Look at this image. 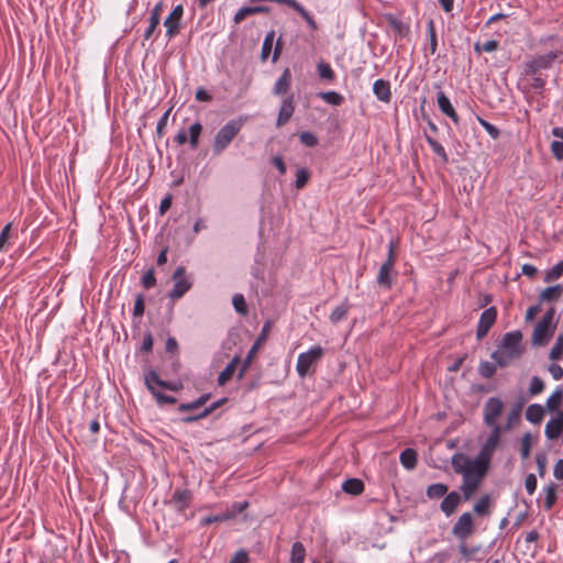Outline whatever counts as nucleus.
<instances>
[{
	"instance_id": "nucleus-1",
	"label": "nucleus",
	"mask_w": 563,
	"mask_h": 563,
	"mask_svg": "<svg viewBox=\"0 0 563 563\" xmlns=\"http://www.w3.org/2000/svg\"><path fill=\"white\" fill-rule=\"evenodd\" d=\"M451 465L453 471L462 476L460 489L464 500H470L482 485L489 465L464 453H455L451 457Z\"/></svg>"
},
{
	"instance_id": "nucleus-2",
	"label": "nucleus",
	"mask_w": 563,
	"mask_h": 563,
	"mask_svg": "<svg viewBox=\"0 0 563 563\" xmlns=\"http://www.w3.org/2000/svg\"><path fill=\"white\" fill-rule=\"evenodd\" d=\"M521 340L522 334L520 331L508 332L504 335L500 346L493 352L492 358L500 367L509 365L514 360L521 355Z\"/></svg>"
},
{
	"instance_id": "nucleus-3",
	"label": "nucleus",
	"mask_w": 563,
	"mask_h": 563,
	"mask_svg": "<svg viewBox=\"0 0 563 563\" xmlns=\"http://www.w3.org/2000/svg\"><path fill=\"white\" fill-rule=\"evenodd\" d=\"M242 126V120H230L217 132L212 142V153L214 156H220L228 148L240 133Z\"/></svg>"
},
{
	"instance_id": "nucleus-4",
	"label": "nucleus",
	"mask_w": 563,
	"mask_h": 563,
	"mask_svg": "<svg viewBox=\"0 0 563 563\" xmlns=\"http://www.w3.org/2000/svg\"><path fill=\"white\" fill-rule=\"evenodd\" d=\"M554 316V309L550 308L536 324L531 338L533 345H545L550 341L555 331Z\"/></svg>"
},
{
	"instance_id": "nucleus-5",
	"label": "nucleus",
	"mask_w": 563,
	"mask_h": 563,
	"mask_svg": "<svg viewBox=\"0 0 563 563\" xmlns=\"http://www.w3.org/2000/svg\"><path fill=\"white\" fill-rule=\"evenodd\" d=\"M323 349L320 345L312 346L309 351L298 355L296 371L303 378L313 372L316 364L321 360Z\"/></svg>"
},
{
	"instance_id": "nucleus-6",
	"label": "nucleus",
	"mask_w": 563,
	"mask_h": 563,
	"mask_svg": "<svg viewBox=\"0 0 563 563\" xmlns=\"http://www.w3.org/2000/svg\"><path fill=\"white\" fill-rule=\"evenodd\" d=\"M503 433V427H496L495 429H490V432L483 443L478 454L477 459L483 461L484 463L488 464L490 463V460L497 449V446L500 443V437Z\"/></svg>"
},
{
	"instance_id": "nucleus-7",
	"label": "nucleus",
	"mask_w": 563,
	"mask_h": 563,
	"mask_svg": "<svg viewBox=\"0 0 563 563\" xmlns=\"http://www.w3.org/2000/svg\"><path fill=\"white\" fill-rule=\"evenodd\" d=\"M504 402L498 397H490L484 405L483 409V420L484 423L490 429H495L496 427H500L497 423V419L503 413Z\"/></svg>"
},
{
	"instance_id": "nucleus-8",
	"label": "nucleus",
	"mask_w": 563,
	"mask_h": 563,
	"mask_svg": "<svg viewBox=\"0 0 563 563\" xmlns=\"http://www.w3.org/2000/svg\"><path fill=\"white\" fill-rule=\"evenodd\" d=\"M173 280L174 287L168 294L172 300L180 299L192 286V282L187 277L186 269L183 266L176 268Z\"/></svg>"
},
{
	"instance_id": "nucleus-9",
	"label": "nucleus",
	"mask_w": 563,
	"mask_h": 563,
	"mask_svg": "<svg viewBox=\"0 0 563 563\" xmlns=\"http://www.w3.org/2000/svg\"><path fill=\"white\" fill-rule=\"evenodd\" d=\"M452 533L459 540H466L474 533V522L471 512L462 514L453 525Z\"/></svg>"
},
{
	"instance_id": "nucleus-10",
	"label": "nucleus",
	"mask_w": 563,
	"mask_h": 563,
	"mask_svg": "<svg viewBox=\"0 0 563 563\" xmlns=\"http://www.w3.org/2000/svg\"><path fill=\"white\" fill-rule=\"evenodd\" d=\"M184 14V8L181 4L176 5L169 15L164 21V26L166 27V36L170 40L173 38L179 30V22Z\"/></svg>"
},
{
	"instance_id": "nucleus-11",
	"label": "nucleus",
	"mask_w": 563,
	"mask_h": 563,
	"mask_svg": "<svg viewBox=\"0 0 563 563\" xmlns=\"http://www.w3.org/2000/svg\"><path fill=\"white\" fill-rule=\"evenodd\" d=\"M496 318L497 310L495 307H490L482 312L476 331L477 339H482L488 333L489 329L495 323Z\"/></svg>"
},
{
	"instance_id": "nucleus-12",
	"label": "nucleus",
	"mask_w": 563,
	"mask_h": 563,
	"mask_svg": "<svg viewBox=\"0 0 563 563\" xmlns=\"http://www.w3.org/2000/svg\"><path fill=\"white\" fill-rule=\"evenodd\" d=\"M563 432V410L558 411L555 417L550 419L544 428V434L549 440L558 439Z\"/></svg>"
},
{
	"instance_id": "nucleus-13",
	"label": "nucleus",
	"mask_w": 563,
	"mask_h": 563,
	"mask_svg": "<svg viewBox=\"0 0 563 563\" xmlns=\"http://www.w3.org/2000/svg\"><path fill=\"white\" fill-rule=\"evenodd\" d=\"M461 500L462 497L460 493L455 490L446 493L440 505V509L446 517H450L455 512L456 508L461 504Z\"/></svg>"
},
{
	"instance_id": "nucleus-14",
	"label": "nucleus",
	"mask_w": 563,
	"mask_h": 563,
	"mask_svg": "<svg viewBox=\"0 0 563 563\" xmlns=\"http://www.w3.org/2000/svg\"><path fill=\"white\" fill-rule=\"evenodd\" d=\"M394 264L390 260H386L379 267L376 282L384 288H390L393 283Z\"/></svg>"
},
{
	"instance_id": "nucleus-15",
	"label": "nucleus",
	"mask_w": 563,
	"mask_h": 563,
	"mask_svg": "<svg viewBox=\"0 0 563 563\" xmlns=\"http://www.w3.org/2000/svg\"><path fill=\"white\" fill-rule=\"evenodd\" d=\"M294 111H295V106H294L292 97H288V98L284 99L280 104L276 125L278 128L285 125L292 117Z\"/></svg>"
},
{
	"instance_id": "nucleus-16",
	"label": "nucleus",
	"mask_w": 563,
	"mask_h": 563,
	"mask_svg": "<svg viewBox=\"0 0 563 563\" xmlns=\"http://www.w3.org/2000/svg\"><path fill=\"white\" fill-rule=\"evenodd\" d=\"M438 107L442 113L448 115L455 124L459 123V115L455 112L450 99L443 91H439L437 95Z\"/></svg>"
},
{
	"instance_id": "nucleus-17",
	"label": "nucleus",
	"mask_w": 563,
	"mask_h": 563,
	"mask_svg": "<svg viewBox=\"0 0 563 563\" xmlns=\"http://www.w3.org/2000/svg\"><path fill=\"white\" fill-rule=\"evenodd\" d=\"M373 92L376 98L388 103L391 99L390 84L384 79H377L373 85Z\"/></svg>"
},
{
	"instance_id": "nucleus-18",
	"label": "nucleus",
	"mask_w": 563,
	"mask_h": 563,
	"mask_svg": "<svg viewBox=\"0 0 563 563\" xmlns=\"http://www.w3.org/2000/svg\"><path fill=\"white\" fill-rule=\"evenodd\" d=\"M241 364L240 356H234L231 362L224 367V369L218 376V383L220 386L225 385L234 375L238 366Z\"/></svg>"
},
{
	"instance_id": "nucleus-19",
	"label": "nucleus",
	"mask_w": 563,
	"mask_h": 563,
	"mask_svg": "<svg viewBox=\"0 0 563 563\" xmlns=\"http://www.w3.org/2000/svg\"><path fill=\"white\" fill-rule=\"evenodd\" d=\"M545 416V408L539 404L528 406L526 410V419L534 424L540 423Z\"/></svg>"
},
{
	"instance_id": "nucleus-20",
	"label": "nucleus",
	"mask_w": 563,
	"mask_h": 563,
	"mask_svg": "<svg viewBox=\"0 0 563 563\" xmlns=\"http://www.w3.org/2000/svg\"><path fill=\"white\" fill-rule=\"evenodd\" d=\"M290 80H291V73H290L289 68H286V69H284L283 74L275 82V86L273 89L274 93L278 95V96L286 93L290 87Z\"/></svg>"
},
{
	"instance_id": "nucleus-21",
	"label": "nucleus",
	"mask_w": 563,
	"mask_h": 563,
	"mask_svg": "<svg viewBox=\"0 0 563 563\" xmlns=\"http://www.w3.org/2000/svg\"><path fill=\"white\" fill-rule=\"evenodd\" d=\"M266 11H267V8L260 7V5L243 7V8L239 9L236 11V13L234 14L233 20H234V22L236 24H239V23L244 21L250 15H253V14H256V13H260V12H266Z\"/></svg>"
},
{
	"instance_id": "nucleus-22",
	"label": "nucleus",
	"mask_w": 563,
	"mask_h": 563,
	"mask_svg": "<svg viewBox=\"0 0 563 563\" xmlns=\"http://www.w3.org/2000/svg\"><path fill=\"white\" fill-rule=\"evenodd\" d=\"M563 398V389L556 387L554 391L548 397L545 408L550 412H554L559 409Z\"/></svg>"
},
{
	"instance_id": "nucleus-23",
	"label": "nucleus",
	"mask_w": 563,
	"mask_h": 563,
	"mask_svg": "<svg viewBox=\"0 0 563 563\" xmlns=\"http://www.w3.org/2000/svg\"><path fill=\"white\" fill-rule=\"evenodd\" d=\"M342 490L351 495H360L364 490V484L358 478H350L342 483Z\"/></svg>"
},
{
	"instance_id": "nucleus-24",
	"label": "nucleus",
	"mask_w": 563,
	"mask_h": 563,
	"mask_svg": "<svg viewBox=\"0 0 563 563\" xmlns=\"http://www.w3.org/2000/svg\"><path fill=\"white\" fill-rule=\"evenodd\" d=\"M400 463L407 470H413L417 465V452L413 449H406L400 453Z\"/></svg>"
},
{
	"instance_id": "nucleus-25",
	"label": "nucleus",
	"mask_w": 563,
	"mask_h": 563,
	"mask_svg": "<svg viewBox=\"0 0 563 563\" xmlns=\"http://www.w3.org/2000/svg\"><path fill=\"white\" fill-rule=\"evenodd\" d=\"M145 385L153 395L158 391L157 387L163 388L165 380L161 379L156 372L151 371L145 375Z\"/></svg>"
},
{
	"instance_id": "nucleus-26",
	"label": "nucleus",
	"mask_w": 563,
	"mask_h": 563,
	"mask_svg": "<svg viewBox=\"0 0 563 563\" xmlns=\"http://www.w3.org/2000/svg\"><path fill=\"white\" fill-rule=\"evenodd\" d=\"M261 341H262V338H260L254 344L253 346L251 347V350L249 351L246 357L244 358L242 365H241V368H240V372H239V379H242L245 372L247 371L250 364L252 363L253 361V357L254 355L256 354L260 345H261Z\"/></svg>"
},
{
	"instance_id": "nucleus-27",
	"label": "nucleus",
	"mask_w": 563,
	"mask_h": 563,
	"mask_svg": "<svg viewBox=\"0 0 563 563\" xmlns=\"http://www.w3.org/2000/svg\"><path fill=\"white\" fill-rule=\"evenodd\" d=\"M490 505V496L484 495L474 504L473 510L478 516H487L489 514Z\"/></svg>"
},
{
	"instance_id": "nucleus-28",
	"label": "nucleus",
	"mask_w": 563,
	"mask_h": 563,
	"mask_svg": "<svg viewBox=\"0 0 563 563\" xmlns=\"http://www.w3.org/2000/svg\"><path fill=\"white\" fill-rule=\"evenodd\" d=\"M448 489L449 488L445 484L435 483L428 486L426 494L430 499H438L444 497L448 493Z\"/></svg>"
},
{
	"instance_id": "nucleus-29",
	"label": "nucleus",
	"mask_w": 563,
	"mask_h": 563,
	"mask_svg": "<svg viewBox=\"0 0 563 563\" xmlns=\"http://www.w3.org/2000/svg\"><path fill=\"white\" fill-rule=\"evenodd\" d=\"M202 132V124L199 121L192 123L188 129L189 143L191 148H197L199 145V137Z\"/></svg>"
},
{
	"instance_id": "nucleus-30",
	"label": "nucleus",
	"mask_w": 563,
	"mask_h": 563,
	"mask_svg": "<svg viewBox=\"0 0 563 563\" xmlns=\"http://www.w3.org/2000/svg\"><path fill=\"white\" fill-rule=\"evenodd\" d=\"M306 558V550L302 543L295 542L291 547L290 563H303Z\"/></svg>"
},
{
	"instance_id": "nucleus-31",
	"label": "nucleus",
	"mask_w": 563,
	"mask_h": 563,
	"mask_svg": "<svg viewBox=\"0 0 563 563\" xmlns=\"http://www.w3.org/2000/svg\"><path fill=\"white\" fill-rule=\"evenodd\" d=\"M562 292V287L560 285L547 287L540 295L541 301H553L556 300Z\"/></svg>"
},
{
	"instance_id": "nucleus-32",
	"label": "nucleus",
	"mask_w": 563,
	"mask_h": 563,
	"mask_svg": "<svg viewBox=\"0 0 563 563\" xmlns=\"http://www.w3.org/2000/svg\"><path fill=\"white\" fill-rule=\"evenodd\" d=\"M318 97H320L327 103L332 104V106H340L344 101L343 96L338 93L336 91L319 92Z\"/></svg>"
},
{
	"instance_id": "nucleus-33",
	"label": "nucleus",
	"mask_w": 563,
	"mask_h": 563,
	"mask_svg": "<svg viewBox=\"0 0 563 563\" xmlns=\"http://www.w3.org/2000/svg\"><path fill=\"white\" fill-rule=\"evenodd\" d=\"M426 141L433 151L434 154H437L443 162H448V154L444 150V147L434 139L431 136H426Z\"/></svg>"
},
{
	"instance_id": "nucleus-34",
	"label": "nucleus",
	"mask_w": 563,
	"mask_h": 563,
	"mask_svg": "<svg viewBox=\"0 0 563 563\" xmlns=\"http://www.w3.org/2000/svg\"><path fill=\"white\" fill-rule=\"evenodd\" d=\"M562 355H563V334H560L556 338V341L549 353V357L553 362H556L562 357Z\"/></svg>"
},
{
	"instance_id": "nucleus-35",
	"label": "nucleus",
	"mask_w": 563,
	"mask_h": 563,
	"mask_svg": "<svg viewBox=\"0 0 563 563\" xmlns=\"http://www.w3.org/2000/svg\"><path fill=\"white\" fill-rule=\"evenodd\" d=\"M349 311V307L346 303H342L333 309V311L330 314V321L332 323H338L342 321Z\"/></svg>"
},
{
	"instance_id": "nucleus-36",
	"label": "nucleus",
	"mask_w": 563,
	"mask_h": 563,
	"mask_svg": "<svg viewBox=\"0 0 563 563\" xmlns=\"http://www.w3.org/2000/svg\"><path fill=\"white\" fill-rule=\"evenodd\" d=\"M274 31H271L269 33L266 34L265 38H264V42H263V46H262V53H261V57L263 60H266L271 54V51H272V47H273V42H274Z\"/></svg>"
},
{
	"instance_id": "nucleus-37",
	"label": "nucleus",
	"mask_w": 563,
	"mask_h": 563,
	"mask_svg": "<svg viewBox=\"0 0 563 563\" xmlns=\"http://www.w3.org/2000/svg\"><path fill=\"white\" fill-rule=\"evenodd\" d=\"M478 373L484 378H490L496 373V365L487 361L481 362Z\"/></svg>"
},
{
	"instance_id": "nucleus-38",
	"label": "nucleus",
	"mask_w": 563,
	"mask_h": 563,
	"mask_svg": "<svg viewBox=\"0 0 563 563\" xmlns=\"http://www.w3.org/2000/svg\"><path fill=\"white\" fill-rule=\"evenodd\" d=\"M232 303L236 312L245 316L247 313V305L246 301L241 294H236L232 298Z\"/></svg>"
},
{
	"instance_id": "nucleus-39",
	"label": "nucleus",
	"mask_w": 563,
	"mask_h": 563,
	"mask_svg": "<svg viewBox=\"0 0 563 563\" xmlns=\"http://www.w3.org/2000/svg\"><path fill=\"white\" fill-rule=\"evenodd\" d=\"M532 446V438L530 433L523 434L520 445V454L522 459H528Z\"/></svg>"
},
{
	"instance_id": "nucleus-40",
	"label": "nucleus",
	"mask_w": 563,
	"mask_h": 563,
	"mask_svg": "<svg viewBox=\"0 0 563 563\" xmlns=\"http://www.w3.org/2000/svg\"><path fill=\"white\" fill-rule=\"evenodd\" d=\"M11 227L12 224L8 223L0 232V252H4L9 245V241L11 239Z\"/></svg>"
},
{
	"instance_id": "nucleus-41",
	"label": "nucleus",
	"mask_w": 563,
	"mask_h": 563,
	"mask_svg": "<svg viewBox=\"0 0 563 563\" xmlns=\"http://www.w3.org/2000/svg\"><path fill=\"white\" fill-rule=\"evenodd\" d=\"M317 69L321 78L328 80H332L334 78V71L329 64L321 62L318 64Z\"/></svg>"
},
{
	"instance_id": "nucleus-42",
	"label": "nucleus",
	"mask_w": 563,
	"mask_h": 563,
	"mask_svg": "<svg viewBox=\"0 0 563 563\" xmlns=\"http://www.w3.org/2000/svg\"><path fill=\"white\" fill-rule=\"evenodd\" d=\"M477 121L484 128V130L490 135V137H493L494 140L499 137V130L495 125H493L492 123H489L488 121L484 120L481 117H477Z\"/></svg>"
},
{
	"instance_id": "nucleus-43",
	"label": "nucleus",
	"mask_w": 563,
	"mask_h": 563,
	"mask_svg": "<svg viewBox=\"0 0 563 563\" xmlns=\"http://www.w3.org/2000/svg\"><path fill=\"white\" fill-rule=\"evenodd\" d=\"M173 499L180 504V508H185L189 505L190 494L187 490H177L174 493Z\"/></svg>"
},
{
	"instance_id": "nucleus-44",
	"label": "nucleus",
	"mask_w": 563,
	"mask_h": 563,
	"mask_svg": "<svg viewBox=\"0 0 563 563\" xmlns=\"http://www.w3.org/2000/svg\"><path fill=\"white\" fill-rule=\"evenodd\" d=\"M249 506L247 501L234 503L230 509H227L224 515H231L230 519H233L236 515L241 514Z\"/></svg>"
},
{
	"instance_id": "nucleus-45",
	"label": "nucleus",
	"mask_w": 563,
	"mask_h": 563,
	"mask_svg": "<svg viewBox=\"0 0 563 563\" xmlns=\"http://www.w3.org/2000/svg\"><path fill=\"white\" fill-rule=\"evenodd\" d=\"M141 283L146 289L153 288L156 285V278L152 268L143 274Z\"/></svg>"
},
{
	"instance_id": "nucleus-46",
	"label": "nucleus",
	"mask_w": 563,
	"mask_h": 563,
	"mask_svg": "<svg viewBox=\"0 0 563 563\" xmlns=\"http://www.w3.org/2000/svg\"><path fill=\"white\" fill-rule=\"evenodd\" d=\"M544 389V383L538 376H533L530 382L529 393L531 395H538Z\"/></svg>"
},
{
	"instance_id": "nucleus-47",
	"label": "nucleus",
	"mask_w": 563,
	"mask_h": 563,
	"mask_svg": "<svg viewBox=\"0 0 563 563\" xmlns=\"http://www.w3.org/2000/svg\"><path fill=\"white\" fill-rule=\"evenodd\" d=\"M161 23V18H154L150 15V23L147 29L144 32V40L147 41L152 37L154 32L156 31L157 26Z\"/></svg>"
},
{
	"instance_id": "nucleus-48",
	"label": "nucleus",
	"mask_w": 563,
	"mask_h": 563,
	"mask_svg": "<svg viewBox=\"0 0 563 563\" xmlns=\"http://www.w3.org/2000/svg\"><path fill=\"white\" fill-rule=\"evenodd\" d=\"M544 492H545L544 507H545V509H551L555 501V498H556L555 488L550 485L544 489Z\"/></svg>"
},
{
	"instance_id": "nucleus-49",
	"label": "nucleus",
	"mask_w": 563,
	"mask_h": 563,
	"mask_svg": "<svg viewBox=\"0 0 563 563\" xmlns=\"http://www.w3.org/2000/svg\"><path fill=\"white\" fill-rule=\"evenodd\" d=\"M309 179V173L305 168H300L297 170L296 174V188L300 189L306 186L307 181Z\"/></svg>"
},
{
	"instance_id": "nucleus-50",
	"label": "nucleus",
	"mask_w": 563,
	"mask_h": 563,
	"mask_svg": "<svg viewBox=\"0 0 563 563\" xmlns=\"http://www.w3.org/2000/svg\"><path fill=\"white\" fill-rule=\"evenodd\" d=\"M170 111H172V108H169L167 111H165L164 114L161 117V119L157 122L156 133L159 136L164 135V132H165V129H166V125H167V122H168V117L170 114Z\"/></svg>"
},
{
	"instance_id": "nucleus-51",
	"label": "nucleus",
	"mask_w": 563,
	"mask_h": 563,
	"mask_svg": "<svg viewBox=\"0 0 563 563\" xmlns=\"http://www.w3.org/2000/svg\"><path fill=\"white\" fill-rule=\"evenodd\" d=\"M299 139L303 145L309 147L316 146L318 144L317 136L310 132H302Z\"/></svg>"
},
{
	"instance_id": "nucleus-52",
	"label": "nucleus",
	"mask_w": 563,
	"mask_h": 563,
	"mask_svg": "<svg viewBox=\"0 0 563 563\" xmlns=\"http://www.w3.org/2000/svg\"><path fill=\"white\" fill-rule=\"evenodd\" d=\"M230 516L231 515H224V512H221V514L216 515V516H208V517H205L201 520V523L203 526H208V525H211L213 522L227 521V520H230Z\"/></svg>"
},
{
	"instance_id": "nucleus-53",
	"label": "nucleus",
	"mask_w": 563,
	"mask_h": 563,
	"mask_svg": "<svg viewBox=\"0 0 563 563\" xmlns=\"http://www.w3.org/2000/svg\"><path fill=\"white\" fill-rule=\"evenodd\" d=\"M428 32L430 35V51H431V54H434L437 51L438 44H437L434 23L432 20H429V22H428Z\"/></svg>"
},
{
	"instance_id": "nucleus-54",
	"label": "nucleus",
	"mask_w": 563,
	"mask_h": 563,
	"mask_svg": "<svg viewBox=\"0 0 563 563\" xmlns=\"http://www.w3.org/2000/svg\"><path fill=\"white\" fill-rule=\"evenodd\" d=\"M296 11L306 20V22L312 30L317 29V23H316L314 19L301 4H299V7L296 9Z\"/></svg>"
},
{
	"instance_id": "nucleus-55",
	"label": "nucleus",
	"mask_w": 563,
	"mask_h": 563,
	"mask_svg": "<svg viewBox=\"0 0 563 563\" xmlns=\"http://www.w3.org/2000/svg\"><path fill=\"white\" fill-rule=\"evenodd\" d=\"M499 46V43L495 40H490V41H487L486 43H484L482 46L479 44H476L475 45V51L479 52V51H484V52H495Z\"/></svg>"
},
{
	"instance_id": "nucleus-56",
	"label": "nucleus",
	"mask_w": 563,
	"mask_h": 563,
	"mask_svg": "<svg viewBox=\"0 0 563 563\" xmlns=\"http://www.w3.org/2000/svg\"><path fill=\"white\" fill-rule=\"evenodd\" d=\"M525 487L529 495H533L537 489V477L534 474L527 475L525 479Z\"/></svg>"
},
{
	"instance_id": "nucleus-57",
	"label": "nucleus",
	"mask_w": 563,
	"mask_h": 563,
	"mask_svg": "<svg viewBox=\"0 0 563 563\" xmlns=\"http://www.w3.org/2000/svg\"><path fill=\"white\" fill-rule=\"evenodd\" d=\"M153 396L156 399L158 405L175 404L176 402V398L175 397L162 394L161 391H156L155 394H153Z\"/></svg>"
},
{
	"instance_id": "nucleus-58",
	"label": "nucleus",
	"mask_w": 563,
	"mask_h": 563,
	"mask_svg": "<svg viewBox=\"0 0 563 563\" xmlns=\"http://www.w3.org/2000/svg\"><path fill=\"white\" fill-rule=\"evenodd\" d=\"M548 371L555 380H560L563 377V368L556 363L550 364Z\"/></svg>"
},
{
	"instance_id": "nucleus-59",
	"label": "nucleus",
	"mask_w": 563,
	"mask_h": 563,
	"mask_svg": "<svg viewBox=\"0 0 563 563\" xmlns=\"http://www.w3.org/2000/svg\"><path fill=\"white\" fill-rule=\"evenodd\" d=\"M551 152L558 161H563V144L559 141H553L551 143Z\"/></svg>"
},
{
	"instance_id": "nucleus-60",
	"label": "nucleus",
	"mask_w": 563,
	"mask_h": 563,
	"mask_svg": "<svg viewBox=\"0 0 563 563\" xmlns=\"http://www.w3.org/2000/svg\"><path fill=\"white\" fill-rule=\"evenodd\" d=\"M144 313V299L142 295H139L135 299L133 307V316L141 317Z\"/></svg>"
},
{
	"instance_id": "nucleus-61",
	"label": "nucleus",
	"mask_w": 563,
	"mask_h": 563,
	"mask_svg": "<svg viewBox=\"0 0 563 563\" xmlns=\"http://www.w3.org/2000/svg\"><path fill=\"white\" fill-rule=\"evenodd\" d=\"M555 58L554 54H549L547 56H540L534 60V64L537 67L545 68L549 66L550 63H552Z\"/></svg>"
},
{
	"instance_id": "nucleus-62",
	"label": "nucleus",
	"mask_w": 563,
	"mask_h": 563,
	"mask_svg": "<svg viewBox=\"0 0 563 563\" xmlns=\"http://www.w3.org/2000/svg\"><path fill=\"white\" fill-rule=\"evenodd\" d=\"M519 409H512L511 411H509L507 416V423L503 428V431L511 429L512 423L519 419Z\"/></svg>"
},
{
	"instance_id": "nucleus-63",
	"label": "nucleus",
	"mask_w": 563,
	"mask_h": 563,
	"mask_svg": "<svg viewBox=\"0 0 563 563\" xmlns=\"http://www.w3.org/2000/svg\"><path fill=\"white\" fill-rule=\"evenodd\" d=\"M249 562V555L246 551L241 550L235 553V555L230 560L229 563H247Z\"/></svg>"
},
{
	"instance_id": "nucleus-64",
	"label": "nucleus",
	"mask_w": 563,
	"mask_h": 563,
	"mask_svg": "<svg viewBox=\"0 0 563 563\" xmlns=\"http://www.w3.org/2000/svg\"><path fill=\"white\" fill-rule=\"evenodd\" d=\"M553 475L556 479L563 481V460H559L553 468Z\"/></svg>"
}]
</instances>
